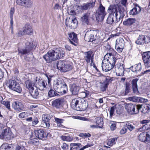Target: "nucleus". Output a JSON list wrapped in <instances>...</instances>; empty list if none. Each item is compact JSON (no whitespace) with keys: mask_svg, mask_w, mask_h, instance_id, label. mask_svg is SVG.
Listing matches in <instances>:
<instances>
[{"mask_svg":"<svg viewBox=\"0 0 150 150\" xmlns=\"http://www.w3.org/2000/svg\"><path fill=\"white\" fill-rule=\"evenodd\" d=\"M108 11L110 12L106 20L108 24L112 25L113 23H116L121 20L125 16L126 11L124 9L121 7L118 8L115 5H110L108 8Z\"/></svg>","mask_w":150,"mask_h":150,"instance_id":"1","label":"nucleus"},{"mask_svg":"<svg viewBox=\"0 0 150 150\" xmlns=\"http://www.w3.org/2000/svg\"><path fill=\"white\" fill-rule=\"evenodd\" d=\"M64 51L60 48H57L55 50L49 51L43 56V58L47 63H50L52 61L62 58L64 56Z\"/></svg>","mask_w":150,"mask_h":150,"instance_id":"2","label":"nucleus"},{"mask_svg":"<svg viewBox=\"0 0 150 150\" xmlns=\"http://www.w3.org/2000/svg\"><path fill=\"white\" fill-rule=\"evenodd\" d=\"M88 102L83 99L75 98L72 100L71 106L74 109L82 111L86 110L88 106Z\"/></svg>","mask_w":150,"mask_h":150,"instance_id":"3","label":"nucleus"},{"mask_svg":"<svg viewBox=\"0 0 150 150\" xmlns=\"http://www.w3.org/2000/svg\"><path fill=\"white\" fill-rule=\"evenodd\" d=\"M117 59L114 56H110L106 59L104 58L102 64L103 70L107 72L111 70L115 66Z\"/></svg>","mask_w":150,"mask_h":150,"instance_id":"4","label":"nucleus"},{"mask_svg":"<svg viewBox=\"0 0 150 150\" xmlns=\"http://www.w3.org/2000/svg\"><path fill=\"white\" fill-rule=\"evenodd\" d=\"M53 88L58 93L62 94L66 93L67 90V87L64 81L61 79H59L54 81L53 83Z\"/></svg>","mask_w":150,"mask_h":150,"instance_id":"5","label":"nucleus"},{"mask_svg":"<svg viewBox=\"0 0 150 150\" xmlns=\"http://www.w3.org/2000/svg\"><path fill=\"white\" fill-rule=\"evenodd\" d=\"M14 135L10 129H4L0 132V139L7 142L13 139Z\"/></svg>","mask_w":150,"mask_h":150,"instance_id":"6","label":"nucleus"},{"mask_svg":"<svg viewBox=\"0 0 150 150\" xmlns=\"http://www.w3.org/2000/svg\"><path fill=\"white\" fill-rule=\"evenodd\" d=\"M7 86L9 89L17 92L20 93L21 92L22 89L20 84L16 81L10 80L7 82Z\"/></svg>","mask_w":150,"mask_h":150,"instance_id":"7","label":"nucleus"},{"mask_svg":"<svg viewBox=\"0 0 150 150\" xmlns=\"http://www.w3.org/2000/svg\"><path fill=\"white\" fill-rule=\"evenodd\" d=\"M96 32V30H87L85 35V39L88 42H93L97 38Z\"/></svg>","mask_w":150,"mask_h":150,"instance_id":"8","label":"nucleus"},{"mask_svg":"<svg viewBox=\"0 0 150 150\" xmlns=\"http://www.w3.org/2000/svg\"><path fill=\"white\" fill-rule=\"evenodd\" d=\"M57 65V69L63 72L71 70L72 69L71 65L66 64L64 61H59Z\"/></svg>","mask_w":150,"mask_h":150,"instance_id":"9","label":"nucleus"},{"mask_svg":"<svg viewBox=\"0 0 150 150\" xmlns=\"http://www.w3.org/2000/svg\"><path fill=\"white\" fill-rule=\"evenodd\" d=\"M107 13L105 11V7L101 4H100L98 9L96 11V17L97 19H99L98 20H103Z\"/></svg>","mask_w":150,"mask_h":150,"instance_id":"10","label":"nucleus"},{"mask_svg":"<svg viewBox=\"0 0 150 150\" xmlns=\"http://www.w3.org/2000/svg\"><path fill=\"white\" fill-rule=\"evenodd\" d=\"M140 107L138 105H135L131 103L127 104L126 105L125 108L129 113L130 114H136L139 110Z\"/></svg>","mask_w":150,"mask_h":150,"instance_id":"11","label":"nucleus"},{"mask_svg":"<svg viewBox=\"0 0 150 150\" xmlns=\"http://www.w3.org/2000/svg\"><path fill=\"white\" fill-rule=\"evenodd\" d=\"M33 43L27 41L25 43V48L18 49V54L20 56L29 53L33 49Z\"/></svg>","mask_w":150,"mask_h":150,"instance_id":"12","label":"nucleus"},{"mask_svg":"<svg viewBox=\"0 0 150 150\" xmlns=\"http://www.w3.org/2000/svg\"><path fill=\"white\" fill-rule=\"evenodd\" d=\"M65 24L67 26L71 27V28L74 29L77 27L78 21L75 18H67L66 20Z\"/></svg>","mask_w":150,"mask_h":150,"instance_id":"13","label":"nucleus"},{"mask_svg":"<svg viewBox=\"0 0 150 150\" xmlns=\"http://www.w3.org/2000/svg\"><path fill=\"white\" fill-rule=\"evenodd\" d=\"M142 57L145 67H150V51L144 52L142 54Z\"/></svg>","mask_w":150,"mask_h":150,"instance_id":"14","label":"nucleus"},{"mask_svg":"<svg viewBox=\"0 0 150 150\" xmlns=\"http://www.w3.org/2000/svg\"><path fill=\"white\" fill-rule=\"evenodd\" d=\"M124 65L120 63H117L115 66V71L117 76H123L125 71Z\"/></svg>","mask_w":150,"mask_h":150,"instance_id":"15","label":"nucleus"},{"mask_svg":"<svg viewBox=\"0 0 150 150\" xmlns=\"http://www.w3.org/2000/svg\"><path fill=\"white\" fill-rule=\"evenodd\" d=\"M124 46V41L121 38H119L116 41L115 48L119 52H122Z\"/></svg>","mask_w":150,"mask_h":150,"instance_id":"16","label":"nucleus"},{"mask_svg":"<svg viewBox=\"0 0 150 150\" xmlns=\"http://www.w3.org/2000/svg\"><path fill=\"white\" fill-rule=\"evenodd\" d=\"M17 4L26 7H30L32 5V1L29 0H16Z\"/></svg>","mask_w":150,"mask_h":150,"instance_id":"17","label":"nucleus"},{"mask_svg":"<svg viewBox=\"0 0 150 150\" xmlns=\"http://www.w3.org/2000/svg\"><path fill=\"white\" fill-rule=\"evenodd\" d=\"M84 59L86 62L88 63L90 62V61L92 62L94 54L92 51H89L84 53Z\"/></svg>","mask_w":150,"mask_h":150,"instance_id":"18","label":"nucleus"},{"mask_svg":"<svg viewBox=\"0 0 150 150\" xmlns=\"http://www.w3.org/2000/svg\"><path fill=\"white\" fill-rule=\"evenodd\" d=\"M34 132L36 137L39 139H43L47 137L44 131L42 129L35 130Z\"/></svg>","mask_w":150,"mask_h":150,"instance_id":"19","label":"nucleus"},{"mask_svg":"<svg viewBox=\"0 0 150 150\" xmlns=\"http://www.w3.org/2000/svg\"><path fill=\"white\" fill-rule=\"evenodd\" d=\"M68 35L69 40L70 42L73 45L76 46V43H77L78 42V39L76 35L74 32L68 34Z\"/></svg>","mask_w":150,"mask_h":150,"instance_id":"20","label":"nucleus"},{"mask_svg":"<svg viewBox=\"0 0 150 150\" xmlns=\"http://www.w3.org/2000/svg\"><path fill=\"white\" fill-rule=\"evenodd\" d=\"M133 4L134 6L132 9L130 10L129 12L130 15H136L139 14L141 10L140 7L138 4L135 3H134Z\"/></svg>","mask_w":150,"mask_h":150,"instance_id":"21","label":"nucleus"},{"mask_svg":"<svg viewBox=\"0 0 150 150\" xmlns=\"http://www.w3.org/2000/svg\"><path fill=\"white\" fill-rule=\"evenodd\" d=\"M80 88V86L78 84L74 83L71 86L70 91L72 94L77 95L79 93Z\"/></svg>","mask_w":150,"mask_h":150,"instance_id":"22","label":"nucleus"},{"mask_svg":"<svg viewBox=\"0 0 150 150\" xmlns=\"http://www.w3.org/2000/svg\"><path fill=\"white\" fill-rule=\"evenodd\" d=\"M93 4L91 3H87L78 6V8L82 10H89L93 8Z\"/></svg>","mask_w":150,"mask_h":150,"instance_id":"23","label":"nucleus"},{"mask_svg":"<svg viewBox=\"0 0 150 150\" xmlns=\"http://www.w3.org/2000/svg\"><path fill=\"white\" fill-rule=\"evenodd\" d=\"M13 107L15 110L20 111L23 110L24 106L22 102L17 101L13 102Z\"/></svg>","mask_w":150,"mask_h":150,"instance_id":"24","label":"nucleus"},{"mask_svg":"<svg viewBox=\"0 0 150 150\" xmlns=\"http://www.w3.org/2000/svg\"><path fill=\"white\" fill-rule=\"evenodd\" d=\"M51 118V116L48 114L43 115L42 116V120L47 128H49L50 126L49 121Z\"/></svg>","mask_w":150,"mask_h":150,"instance_id":"25","label":"nucleus"},{"mask_svg":"<svg viewBox=\"0 0 150 150\" xmlns=\"http://www.w3.org/2000/svg\"><path fill=\"white\" fill-rule=\"evenodd\" d=\"M63 100L62 99H56L52 102V105L57 108H60L62 106Z\"/></svg>","mask_w":150,"mask_h":150,"instance_id":"26","label":"nucleus"},{"mask_svg":"<svg viewBox=\"0 0 150 150\" xmlns=\"http://www.w3.org/2000/svg\"><path fill=\"white\" fill-rule=\"evenodd\" d=\"M105 49L107 50L108 52L104 56V58L105 59H107V58H109V57L110 56H113L112 53L113 51V49L111 48L110 46L108 44L105 45L104 46Z\"/></svg>","mask_w":150,"mask_h":150,"instance_id":"27","label":"nucleus"},{"mask_svg":"<svg viewBox=\"0 0 150 150\" xmlns=\"http://www.w3.org/2000/svg\"><path fill=\"white\" fill-rule=\"evenodd\" d=\"M142 69V67L141 63L136 64L130 68V69L133 72L138 73Z\"/></svg>","mask_w":150,"mask_h":150,"instance_id":"28","label":"nucleus"},{"mask_svg":"<svg viewBox=\"0 0 150 150\" xmlns=\"http://www.w3.org/2000/svg\"><path fill=\"white\" fill-rule=\"evenodd\" d=\"M25 34L31 35L33 34V29L31 26L29 24H26L23 27Z\"/></svg>","mask_w":150,"mask_h":150,"instance_id":"29","label":"nucleus"},{"mask_svg":"<svg viewBox=\"0 0 150 150\" xmlns=\"http://www.w3.org/2000/svg\"><path fill=\"white\" fill-rule=\"evenodd\" d=\"M90 14L89 12L85 13L83 16L81 17V21L83 24L88 25L89 23V18Z\"/></svg>","mask_w":150,"mask_h":150,"instance_id":"30","label":"nucleus"},{"mask_svg":"<svg viewBox=\"0 0 150 150\" xmlns=\"http://www.w3.org/2000/svg\"><path fill=\"white\" fill-rule=\"evenodd\" d=\"M145 36L142 35H140L137 40L136 41V43L138 45L144 44L146 42Z\"/></svg>","mask_w":150,"mask_h":150,"instance_id":"31","label":"nucleus"},{"mask_svg":"<svg viewBox=\"0 0 150 150\" xmlns=\"http://www.w3.org/2000/svg\"><path fill=\"white\" fill-rule=\"evenodd\" d=\"M138 106L140 107L139 110L144 113H146L148 112L150 110V106L149 105H138Z\"/></svg>","mask_w":150,"mask_h":150,"instance_id":"32","label":"nucleus"},{"mask_svg":"<svg viewBox=\"0 0 150 150\" xmlns=\"http://www.w3.org/2000/svg\"><path fill=\"white\" fill-rule=\"evenodd\" d=\"M136 21V20L134 18H130L126 19L123 22L124 25L126 26H130L132 25Z\"/></svg>","mask_w":150,"mask_h":150,"instance_id":"33","label":"nucleus"},{"mask_svg":"<svg viewBox=\"0 0 150 150\" xmlns=\"http://www.w3.org/2000/svg\"><path fill=\"white\" fill-rule=\"evenodd\" d=\"M138 80L137 79H135L132 80V82L133 90L134 93L138 92V88L137 82Z\"/></svg>","mask_w":150,"mask_h":150,"instance_id":"34","label":"nucleus"},{"mask_svg":"<svg viewBox=\"0 0 150 150\" xmlns=\"http://www.w3.org/2000/svg\"><path fill=\"white\" fill-rule=\"evenodd\" d=\"M25 84L27 88L29 89V91L30 89L31 90L35 87V83L30 80H28L26 81Z\"/></svg>","mask_w":150,"mask_h":150,"instance_id":"35","label":"nucleus"},{"mask_svg":"<svg viewBox=\"0 0 150 150\" xmlns=\"http://www.w3.org/2000/svg\"><path fill=\"white\" fill-rule=\"evenodd\" d=\"M46 84L45 82L41 80H39V82L38 83V85H37L38 88L41 91L44 90L46 88Z\"/></svg>","mask_w":150,"mask_h":150,"instance_id":"36","label":"nucleus"},{"mask_svg":"<svg viewBox=\"0 0 150 150\" xmlns=\"http://www.w3.org/2000/svg\"><path fill=\"white\" fill-rule=\"evenodd\" d=\"M96 123L98 127L101 128L103 126V119L102 117H98L96 118Z\"/></svg>","mask_w":150,"mask_h":150,"instance_id":"37","label":"nucleus"},{"mask_svg":"<svg viewBox=\"0 0 150 150\" xmlns=\"http://www.w3.org/2000/svg\"><path fill=\"white\" fill-rule=\"evenodd\" d=\"M31 96L34 98H36L37 96L39 94V92L38 90L36 88V87H35L32 89H30V91Z\"/></svg>","mask_w":150,"mask_h":150,"instance_id":"38","label":"nucleus"},{"mask_svg":"<svg viewBox=\"0 0 150 150\" xmlns=\"http://www.w3.org/2000/svg\"><path fill=\"white\" fill-rule=\"evenodd\" d=\"M120 3L124 7H123L121 6H120L119 7H121L122 9H124L126 13V10L127 9V7L128 4V0H120Z\"/></svg>","mask_w":150,"mask_h":150,"instance_id":"39","label":"nucleus"},{"mask_svg":"<svg viewBox=\"0 0 150 150\" xmlns=\"http://www.w3.org/2000/svg\"><path fill=\"white\" fill-rule=\"evenodd\" d=\"M146 134L145 132H142L140 134L138 137V139L140 141L146 143Z\"/></svg>","mask_w":150,"mask_h":150,"instance_id":"40","label":"nucleus"},{"mask_svg":"<svg viewBox=\"0 0 150 150\" xmlns=\"http://www.w3.org/2000/svg\"><path fill=\"white\" fill-rule=\"evenodd\" d=\"M60 138L62 140L68 142H71L73 139L72 136L69 135H62L61 136Z\"/></svg>","mask_w":150,"mask_h":150,"instance_id":"41","label":"nucleus"},{"mask_svg":"<svg viewBox=\"0 0 150 150\" xmlns=\"http://www.w3.org/2000/svg\"><path fill=\"white\" fill-rule=\"evenodd\" d=\"M70 146L71 147L70 150L74 149L77 150L81 147L82 145L80 143H71L70 144Z\"/></svg>","mask_w":150,"mask_h":150,"instance_id":"42","label":"nucleus"},{"mask_svg":"<svg viewBox=\"0 0 150 150\" xmlns=\"http://www.w3.org/2000/svg\"><path fill=\"white\" fill-rule=\"evenodd\" d=\"M107 80V78H106L105 81L101 83V84L100 85V88L101 90L103 91H105L106 88L108 86V83Z\"/></svg>","mask_w":150,"mask_h":150,"instance_id":"43","label":"nucleus"},{"mask_svg":"<svg viewBox=\"0 0 150 150\" xmlns=\"http://www.w3.org/2000/svg\"><path fill=\"white\" fill-rule=\"evenodd\" d=\"M116 138H113L112 139H109L107 142V145L110 146H112L114 144H115L117 141Z\"/></svg>","mask_w":150,"mask_h":150,"instance_id":"44","label":"nucleus"},{"mask_svg":"<svg viewBox=\"0 0 150 150\" xmlns=\"http://www.w3.org/2000/svg\"><path fill=\"white\" fill-rule=\"evenodd\" d=\"M57 91L52 89H51L49 91L48 95L49 97H52L55 96H57L58 94L56 92Z\"/></svg>","mask_w":150,"mask_h":150,"instance_id":"45","label":"nucleus"},{"mask_svg":"<svg viewBox=\"0 0 150 150\" xmlns=\"http://www.w3.org/2000/svg\"><path fill=\"white\" fill-rule=\"evenodd\" d=\"M28 112H22L19 114L18 117L21 118H24L28 116Z\"/></svg>","mask_w":150,"mask_h":150,"instance_id":"46","label":"nucleus"},{"mask_svg":"<svg viewBox=\"0 0 150 150\" xmlns=\"http://www.w3.org/2000/svg\"><path fill=\"white\" fill-rule=\"evenodd\" d=\"M125 127L130 131L134 129V127L129 122H127L125 126Z\"/></svg>","mask_w":150,"mask_h":150,"instance_id":"47","label":"nucleus"},{"mask_svg":"<svg viewBox=\"0 0 150 150\" xmlns=\"http://www.w3.org/2000/svg\"><path fill=\"white\" fill-rule=\"evenodd\" d=\"M75 118L79 119L80 120H83L84 121H90V119L87 118L83 117H81V116H77L75 117Z\"/></svg>","mask_w":150,"mask_h":150,"instance_id":"48","label":"nucleus"},{"mask_svg":"<svg viewBox=\"0 0 150 150\" xmlns=\"http://www.w3.org/2000/svg\"><path fill=\"white\" fill-rule=\"evenodd\" d=\"M138 97L136 96H133L132 97H130L128 98V100L130 101H132L133 102H138Z\"/></svg>","mask_w":150,"mask_h":150,"instance_id":"49","label":"nucleus"},{"mask_svg":"<svg viewBox=\"0 0 150 150\" xmlns=\"http://www.w3.org/2000/svg\"><path fill=\"white\" fill-rule=\"evenodd\" d=\"M2 104L4 105L8 109H10V106L9 102L8 101H3Z\"/></svg>","mask_w":150,"mask_h":150,"instance_id":"50","label":"nucleus"},{"mask_svg":"<svg viewBox=\"0 0 150 150\" xmlns=\"http://www.w3.org/2000/svg\"><path fill=\"white\" fill-rule=\"evenodd\" d=\"M115 108L114 106H112L110 108V118H111L113 115Z\"/></svg>","mask_w":150,"mask_h":150,"instance_id":"51","label":"nucleus"},{"mask_svg":"<svg viewBox=\"0 0 150 150\" xmlns=\"http://www.w3.org/2000/svg\"><path fill=\"white\" fill-rule=\"evenodd\" d=\"M18 34L19 36H22L25 34L24 29L23 28L18 31Z\"/></svg>","mask_w":150,"mask_h":150,"instance_id":"52","label":"nucleus"},{"mask_svg":"<svg viewBox=\"0 0 150 150\" xmlns=\"http://www.w3.org/2000/svg\"><path fill=\"white\" fill-rule=\"evenodd\" d=\"M39 122L38 119L36 117L34 118L33 120L32 125V126H35L37 124H38Z\"/></svg>","mask_w":150,"mask_h":150,"instance_id":"53","label":"nucleus"},{"mask_svg":"<svg viewBox=\"0 0 150 150\" xmlns=\"http://www.w3.org/2000/svg\"><path fill=\"white\" fill-rule=\"evenodd\" d=\"M146 142L150 143V132L146 133Z\"/></svg>","mask_w":150,"mask_h":150,"instance_id":"54","label":"nucleus"},{"mask_svg":"<svg viewBox=\"0 0 150 150\" xmlns=\"http://www.w3.org/2000/svg\"><path fill=\"white\" fill-rule=\"evenodd\" d=\"M79 136L82 137H89L91 136V135L89 133H81L79 134Z\"/></svg>","mask_w":150,"mask_h":150,"instance_id":"55","label":"nucleus"},{"mask_svg":"<svg viewBox=\"0 0 150 150\" xmlns=\"http://www.w3.org/2000/svg\"><path fill=\"white\" fill-rule=\"evenodd\" d=\"M2 146L4 148V150H10V149L11 148V146H9L7 143L4 144Z\"/></svg>","mask_w":150,"mask_h":150,"instance_id":"56","label":"nucleus"},{"mask_svg":"<svg viewBox=\"0 0 150 150\" xmlns=\"http://www.w3.org/2000/svg\"><path fill=\"white\" fill-rule=\"evenodd\" d=\"M127 131V128L124 126L121 129L120 131V133L121 134H125Z\"/></svg>","mask_w":150,"mask_h":150,"instance_id":"57","label":"nucleus"},{"mask_svg":"<svg viewBox=\"0 0 150 150\" xmlns=\"http://www.w3.org/2000/svg\"><path fill=\"white\" fill-rule=\"evenodd\" d=\"M61 147L64 150H68L69 146L67 144L63 143L61 146Z\"/></svg>","mask_w":150,"mask_h":150,"instance_id":"58","label":"nucleus"},{"mask_svg":"<svg viewBox=\"0 0 150 150\" xmlns=\"http://www.w3.org/2000/svg\"><path fill=\"white\" fill-rule=\"evenodd\" d=\"M93 146V144H87L86 145L83 146V147L82 146L81 147V148L78 150H84V149L86 148H88L89 147H91Z\"/></svg>","mask_w":150,"mask_h":150,"instance_id":"59","label":"nucleus"},{"mask_svg":"<svg viewBox=\"0 0 150 150\" xmlns=\"http://www.w3.org/2000/svg\"><path fill=\"white\" fill-rule=\"evenodd\" d=\"M138 102L142 103L146 102L148 101L147 99H144L141 97H138Z\"/></svg>","mask_w":150,"mask_h":150,"instance_id":"60","label":"nucleus"},{"mask_svg":"<svg viewBox=\"0 0 150 150\" xmlns=\"http://www.w3.org/2000/svg\"><path fill=\"white\" fill-rule=\"evenodd\" d=\"M15 12V10L14 7L11 8L10 12V18H13V14Z\"/></svg>","mask_w":150,"mask_h":150,"instance_id":"61","label":"nucleus"},{"mask_svg":"<svg viewBox=\"0 0 150 150\" xmlns=\"http://www.w3.org/2000/svg\"><path fill=\"white\" fill-rule=\"evenodd\" d=\"M55 120L57 122L58 126H60L61 123L62 122V120L57 118H55Z\"/></svg>","mask_w":150,"mask_h":150,"instance_id":"62","label":"nucleus"},{"mask_svg":"<svg viewBox=\"0 0 150 150\" xmlns=\"http://www.w3.org/2000/svg\"><path fill=\"white\" fill-rule=\"evenodd\" d=\"M147 125L146 124H145L143 125L142 127L139 128L138 129V131L140 132H142L143 131L145 130L148 129V128L146 127V126Z\"/></svg>","mask_w":150,"mask_h":150,"instance_id":"63","label":"nucleus"},{"mask_svg":"<svg viewBox=\"0 0 150 150\" xmlns=\"http://www.w3.org/2000/svg\"><path fill=\"white\" fill-rule=\"evenodd\" d=\"M116 124V122H113V123L111 124L110 126V129L112 130H114L115 129Z\"/></svg>","mask_w":150,"mask_h":150,"instance_id":"64","label":"nucleus"}]
</instances>
